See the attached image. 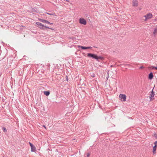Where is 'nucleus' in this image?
<instances>
[{
  "mask_svg": "<svg viewBox=\"0 0 157 157\" xmlns=\"http://www.w3.org/2000/svg\"><path fill=\"white\" fill-rule=\"evenodd\" d=\"M87 55L88 57L95 59L98 61H99V59L102 60L103 59V57L101 56H98L97 55L94 54L88 53L87 54Z\"/></svg>",
  "mask_w": 157,
  "mask_h": 157,
  "instance_id": "1",
  "label": "nucleus"
},
{
  "mask_svg": "<svg viewBox=\"0 0 157 157\" xmlns=\"http://www.w3.org/2000/svg\"><path fill=\"white\" fill-rule=\"evenodd\" d=\"M120 100L122 101H126V96L125 94H121L119 95Z\"/></svg>",
  "mask_w": 157,
  "mask_h": 157,
  "instance_id": "2",
  "label": "nucleus"
},
{
  "mask_svg": "<svg viewBox=\"0 0 157 157\" xmlns=\"http://www.w3.org/2000/svg\"><path fill=\"white\" fill-rule=\"evenodd\" d=\"M36 24L38 26V27L40 29H43V28L44 27H45V28H48V29H51L50 28L47 26H44L40 22H36Z\"/></svg>",
  "mask_w": 157,
  "mask_h": 157,
  "instance_id": "3",
  "label": "nucleus"
},
{
  "mask_svg": "<svg viewBox=\"0 0 157 157\" xmlns=\"http://www.w3.org/2000/svg\"><path fill=\"white\" fill-rule=\"evenodd\" d=\"M152 16V14L151 13H149L147 14V15H145L144 17L146 18L144 20L145 21H146L147 19H149L151 18Z\"/></svg>",
  "mask_w": 157,
  "mask_h": 157,
  "instance_id": "4",
  "label": "nucleus"
},
{
  "mask_svg": "<svg viewBox=\"0 0 157 157\" xmlns=\"http://www.w3.org/2000/svg\"><path fill=\"white\" fill-rule=\"evenodd\" d=\"M151 94H150V101H151L154 99L153 97L155 95V94L154 93L153 89L151 92Z\"/></svg>",
  "mask_w": 157,
  "mask_h": 157,
  "instance_id": "5",
  "label": "nucleus"
},
{
  "mask_svg": "<svg viewBox=\"0 0 157 157\" xmlns=\"http://www.w3.org/2000/svg\"><path fill=\"white\" fill-rule=\"evenodd\" d=\"M79 22L81 24L85 25L86 24V20L83 18H80L79 19Z\"/></svg>",
  "mask_w": 157,
  "mask_h": 157,
  "instance_id": "6",
  "label": "nucleus"
},
{
  "mask_svg": "<svg viewBox=\"0 0 157 157\" xmlns=\"http://www.w3.org/2000/svg\"><path fill=\"white\" fill-rule=\"evenodd\" d=\"M39 20L41 22H43V23H46L47 24H53L52 23H50L47 20H44V19H39Z\"/></svg>",
  "mask_w": 157,
  "mask_h": 157,
  "instance_id": "7",
  "label": "nucleus"
},
{
  "mask_svg": "<svg viewBox=\"0 0 157 157\" xmlns=\"http://www.w3.org/2000/svg\"><path fill=\"white\" fill-rule=\"evenodd\" d=\"M29 144L31 147L32 151L34 152L35 151H36V148L34 146V145L32 143H29Z\"/></svg>",
  "mask_w": 157,
  "mask_h": 157,
  "instance_id": "8",
  "label": "nucleus"
},
{
  "mask_svg": "<svg viewBox=\"0 0 157 157\" xmlns=\"http://www.w3.org/2000/svg\"><path fill=\"white\" fill-rule=\"evenodd\" d=\"M138 5V2L137 0H133L132 1V6H137Z\"/></svg>",
  "mask_w": 157,
  "mask_h": 157,
  "instance_id": "9",
  "label": "nucleus"
},
{
  "mask_svg": "<svg viewBox=\"0 0 157 157\" xmlns=\"http://www.w3.org/2000/svg\"><path fill=\"white\" fill-rule=\"evenodd\" d=\"M78 47H80L82 49H91L92 48L91 47H84L82 46H78Z\"/></svg>",
  "mask_w": 157,
  "mask_h": 157,
  "instance_id": "10",
  "label": "nucleus"
},
{
  "mask_svg": "<svg viewBox=\"0 0 157 157\" xmlns=\"http://www.w3.org/2000/svg\"><path fill=\"white\" fill-rule=\"evenodd\" d=\"M153 77V75L152 72L150 73L149 75L148 78L150 79H151Z\"/></svg>",
  "mask_w": 157,
  "mask_h": 157,
  "instance_id": "11",
  "label": "nucleus"
},
{
  "mask_svg": "<svg viewBox=\"0 0 157 157\" xmlns=\"http://www.w3.org/2000/svg\"><path fill=\"white\" fill-rule=\"evenodd\" d=\"M156 148H157V147L156 146H154L153 147L152 152L154 154H155L156 153Z\"/></svg>",
  "mask_w": 157,
  "mask_h": 157,
  "instance_id": "12",
  "label": "nucleus"
},
{
  "mask_svg": "<svg viewBox=\"0 0 157 157\" xmlns=\"http://www.w3.org/2000/svg\"><path fill=\"white\" fill-rule=\"evenodd\" d=\"M44 95L48 96L50 94V92L49 91H45L44 92Z\"/></svg>",
  "mask_w": 157,
  "mask_h": 157,
  "instance_id": "13",
  "label": "nucleus"
},
{
  "mask_svg": "<svg viewBox=\"0 0 157 157\" xmlns=\"http://www.w3.org/2000/svg\"><path fill=\"white\" fill-rule=\"evenodd\" d=\"M157 33V27L155 28L154 29V32H153V34L154 35H155Z\"/></svg>",
  "mask_w": 157,
  "mask_h": 157,
  "instance_id": "14",
  "label": "nucleus"
},
{
  "mask_svg": "<svg viewBox=\"0 0 157 157\" xmlns=\"http://www.w3.org/2000/svg\"><path fill=\"white\" fill-rule=\"evenodd\" d=\"M46 13L49 15H52L54 16H56V15L54 13Z\"/></svg>",
  "mask_w": 157,
  "mask_h": 157,
  "instance_id": "15",
  "label": "nucleus"
},
{
  "mask_svg": "<svg viewBox=\"0 0 157 157\" xmlns=\"http://www.w3.org/2000/svg\"><path fill=\"white\" fill-rule=\"evenodd\" d=\"M150 69H154L155 68L156 70H157V67H155L154 66H151L150 67Z\"/></svg>",
  "mask_w": 157,
  "mask_h": 157,
  "instance_id": "16",
  "label": "nucleus"
},
{
  "mask_svg": "<svg viewBox=\"0 0 157 157\" xmlns=\"http://www.w3.org/2000/svg\"><path fill=\"white\" fill-rule=\"evenodd\" d=\"M3 130L4 132H6L7 131V130L6 128L3 127Z\"/></svg>",
  "mask_w": 157,
  "mask_h": 157,
  "instance_id": "17",
  "label": "nucleus"
},
{
  "mask_svg": "<svg viewBox=\"0 0 157 157\" xmlns=\"http://www.w3.org/2000/svg\"><path fill=\"white\" fill-rule=\"evenodd\" d=\"M157 141H156L154 143V144H155V146H156L157 147Z\"/></svg>",
  "mask_w": 157,
  "mask_h": 157,
  "instance_id": "18",
  "label": "nucleus"
},
{
  "mask_svg": "<svg viewBox=\"0 0 157 157\" xmlns=\"http://www.w3.org/2000/svg\"><path fill=\"white\" fill-rule=\"evenodd\" d=\"M90 154L89 153H88L87 154V155L86 156V157H89L90 156Z\"/></svg>",
  "mask_w": 157,
  "mask_h": 157,
  "instance_id": "19",
  "label": "nucleus"
},
{
  "mask_svg": "<svg viewBox=\"0 0 157 157\" xmlns=\"http://www.w3.org/2000/svg\"><path fill=\"white\" fill-rule=\"evenodd\" d=\"M144 68V67L143 66H141L140 67V69H142Z\"/></svg>",
  "mask_w": 157,
  "mask_h": 157,
  "instance_id": "20",
  "label": "nucleus"
},
{
  "mask_svg": "<svg viewBox=\"0 0 157 157\" xmlns=\"http://www.w3.org/2000/svg\"><path fill=\"white\" fill-rule=\"evenodd\" d=\"M91 76H92L93 77H94V76H95V75L94 74H93L92 75H91Z\"/></svg>",
  "mask_w": 157,
  "mask_h": 157,
  "instance_id": "21",
  "label": "nucleus"
},
{
  "mask_svg": "<svg viewBox=\"0 0 157 157\" xmlns=\"http://www.w3.org/2000/svg\"><path fill=\"white\" fill-rule=\"evenodd\" d=\"M66 79L67 80V81L68 80V78H67V76H66Z\"/></svg>",
  "mask_w": 157,
  "mask_h": 157,
  "instance_id": "22",
  "label": "nucleus"
}]
</instances>
